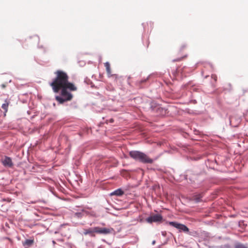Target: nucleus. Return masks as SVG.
<instances>
[{
	"instance_id": "nucleus-1",
	"label": "nucleus",
	"mask_w": 248,
	"mask_h": 248,
	"mask_svg": "<svg viewBox=\"0 0 248 248\" xmlns=\"http://www.w3.org/2000/svg\"><path fill=\"white\" fill-rule=\"evenodd\" d=\"M56 77L49 83L54 93H57L61 89L60 95L55 96V99L60 104L70 101L73 98L72 94L68 91H76L77 88L75 85L68 81L67 74L61 70L55 72Z\"/></svg>"
},
{
	"instance_id": "nucleus-2",
	"label": "nucleus",
	"mask_w": 248,
	"mask_h": 248,
	"mask_svg": "<svg viewBox=\"0 0 248 248\" xmlns=\"http://www.w3.org/2000/svg\"><path fill=\"white\" fill-rule=\"evenodd\" d=\"M129 155L135 160L143 164H152L154 161L145 153L140 151H131L129 152Z\"/></svg>"
},
{
	"instance_id": "nucleus-3",
	"label": "nucleus",
	"mask_w": 248,
	"mask_h": 248,
	"mask_svg": "<svg viewBox=\"0 0 248 248\" xmlns=\"http://www.w3.org/2000/svg\"><path fill=\"white\" fill-rule=\"evenodd\" d=\"M151 108L152 111L155 112L158 115L164 116L168 115V109L161 107L159 105H156L155 107L152 105Z\"/></svg>"
},
{
	"instance_id": "nucleus-4",
	"label": "nucleus",
	"mask_w": 248,
	"mask_h": 248,
	"mask_svg": "<svg viewBox=\"0 0 248 248\" xmlns=\"http://www.w3.org/2000/svg\"><path fill=\"white\" fill-rule=\"evenodd\" d=\"M162 220V216L159 214L151 215L146 219V221L150 224L153 222H161Z\"/></svg>"
},
{
	"instance_id": "nucleus-5",
	"label": "nucleus",
	"mask_w": 248,
	"mask_h": 248,
	"mask_svg": "<svg viewBox=\"0 0 248 248\" xmlns=\"http://www.w3.org/2000/svg\"><path fill=\"white\" fill-rule=\"evenodd\" d=\"M96 233L101 234L107 235L112 233L114 232V229L112 228H103L97 226L96 227Z\"/></svg>"
},
{
	"instance_id": "nucleus-6",
	"label": "nucleus",
	"mask_w": 248,
	"mask_h": 248,
	"mask_svg": "<svg viewBox=\"0 0 248 248\" xmlns=\"http://www.w3.org/2000/svg\"><path fill=\"white\" fill-rule=\"evenodd\" d=\"M2 163L4 166L9 168H11L13 166L11 158L7 156H5L4 158L2 159Z\"/></svg>"
},
{
	"instance_id": "nucleus-7",
	"label": "nucleus",
	"mask_w": 248,
	"mask_h": 248,
	"mask_svg": "<svg viewBox=\"0 0 248 248\" xmlns=\"http://www.w3.org/2000/svg\"><path fill=\"white\" fill-rule=\"evenodd\" d=\"M96 227L90 228L88 229H85L83 232L84 235H90V236H94V233H96Z\"/></svg>"
},
{
	"instance_id": "nucleus-8",
	"label": "nucleus",
	"mask_w": 248,
	"mask_h": 248,
	"mask_svg": "<svg viewBox=\"0 0 248 248\" xmlns=\"http://www.w3.org/2000/svg\"><path fill=\"white\" fill-rule=\"evenodd\" d=\"M33 239H26L25 241L22 242V245L24 248H29L33 244Z\"/></svg>"
},
{
	"instance_id": "nucleus-9",
	"label": "nucleus",
	"mask_w": 248,
	"mask_h": 248,
	"mask_svg": "<svg viewBox=\"0 0 248 248\" xmlns=\"http://www.w3.org/2000/svg\"><path fill=\"white\" fill-rule=\"evenodd\" d=\"M177 229L179 230L180 232H183L185 233H188L189 232V229L184 224H180L179 226L178 227Z\"/></svg>"
},
{
	"instance_id": "nucleus-10",
	"label": "nucleus",
	"mask_w": 248,
	"mask_h": 248,
	"mask_svg": "<svg viewBox=\"0 0 248 248\" xmlns=\"http://www.w3.org/2000/svg\"><path fill=\"white\" fill-rule=\"evenodd\" d=\"M203 197L202 194H196L193 196V201L196 203H198L202 201V198Z\"/></svg>"
},
{
	"instance_id": "nucleus-11",
	"label": "nucleus",
	"mask_w": 248,
	"mask_h": 248,
	"mask_svg": "<svg viewBox=\"0 0 248 248\" xmlns=\"http://www.w3.org/2000/svg\"><path fill=\"white\" fill-rule=\"evenodd\" d=\"M124 193V191L121 188H118L114 191L113 192H111L110 195L111 196L116 195L117 196H120L122 195Z\"/></svg>"
},
{
	"instance_id": "nucleus-12",
	"label": "nucleus",
	"mask_w": 248,
	"mask_h": 248,
	"mask_svg": "<svg viewBox=\"0 0 248 248\" xmlns=\"http://www.w3.org/2000/svg\"><path fill=\"white\" fill-rule=\"evenodd\" d=\"M105 66L106 67V71H107L108 75V76L110 75L111 74V69H110V67L109 63L108 62H106L105 63Z\"/></svg>"
},
{
	"instance_id": "nucleus-13",
	"label": "nucleus",
	"mask_w": 248,
	"mask_h": 248,
	"mask_svg": "<svg viewBox=\"0 0 248 248\" xmlns=\"http://www.w3.org/2000/svg\"><path fill=\"white\" fill-rule=\"evenodd\" d=\"M5 102V103L2 105L1 108L4 110L5 112H7L8 110L9 102L7 101V100H6Z\"/></svg>"
},
{
	"instance_id": "nucleus-14",
	"label": "nucleus",
	"mask_w": 248,
	"mask_h": 248,
	"mask_svg": "<svg viewBox=\"0 0 248 248\" xmlns=\"http://www.w3.org/2000/svg\"><path fill=\"white\" fill-rule=\"evenodd\" d=\"M169 224L171 226L177 229L180 223L175 221H170L169 222Z\"/></svg>"
},
{
	"instance_id": "nucleus-15",
	"label": "nucleus",
	"mask_w": 248,
	"mask_h": 248,
	"mask_svg": "<svg viewBox=\"0 0 248 248\" xmlns=\"http://www.w3.org/2000/svg\"><path fill=\"white\" fill-rule=\"evenodd\" d=\"M234 248H248L247 246L245 245L240 243H237L235 245Z\"/></svg>"
},
{
	"instance_id": "nucleus-16",
	"label": "nucleus",
	"mask_w": 248,
	"mask_h": 248,
	"mask_svg": "<svg viewBox=\"0 0 248 248\" xmlns=\"http://www.w3.org/2000/svg\"><path fill=\"white\" fill-rule=\"evenodd\" d=\"M83 214L81 212H76L74 214V217L78 218H81L83 217Z\"/></svg>"
},
{
	"instance_id": "nucleus-17",
	"label": "nucleus",
	"mask_w": 248,
	"mask_h": 248,
	"mask_svg": "<svg viewBox=\"0 0 248 248\" xmlns=\"http://www.w3.org/2000/svg\"><path fill=\"white\" fill-rule=\"evenodd\" d=\"M191 171L189 170H188L186 172V174L185 175V178L187 180L188 179V176L189 174L191 173Z\"/></svg>"
},
{
	"instance_id": "nucleus-18",
	"label": "nucleus",
	"mask_w": 248,
	"mask_h": 248,
	"mask_svg": "<svg viewBox=\"0 0 248 248\" xmlns=\"http://www.w3.org/2000/svg\"><path fill=\"white\" fill-rule=\"evenodd\" d=\"M7 85V83L1 84L0 87L2 89H4Z\"/></svg>"
},
{
	"instance_id": "nucleus-19",
	"label": "nucleus",
	"mask_w": 248,
	"mask_h": 248,
	"mask_svg": "<svg viewBox=\"0 0 248 248\" xmlns=\"http://www.w3.org/2000/svg\"><path fill=\"white\" fill-rule=\"evenodd\" d=\"M149 76H148L147 78H144L143 79H142L140 80V83H143V82H146L148 79V78H149Z\"/></svg>"
},
{
	"instance_id": "nucleus-20",
	"label": "nucleus",
	"mask_w": 248,
	"mask_h": 248,
	"mask_svg": "<svg viewBox=\"0 0 248 248\" xmlns=\"http://www.w3.org/2000/svg\"><path fill=\"white\" fill-rule=\"evenodd\" d=\"M33 37L35 39L36 41L38 42L39 41V37L37 35H34Z\"/></svg>"
},
{
	"instance_id": "nucleus-21",
	"label": "nucleus",
	"mask_w": 248,
	"mask_h": 248,
	"mask_svg": "<svg viewBox=\"0 0 248 248\" xmlns=\"http://www.w3.org/2000/svg\"><path fill=\"white\" fill-rule=\"evenodd\" d=\"M196 176L195 174H194V175H193V177H191V178H189V180H190L191 181H192V179H196Z\"/></svg>"
},
{
	"instance_id": "nucleus-22",
	"label": "nucleus",
	"mask_w": 248,
	"mask_h": 248,
	"mask_svg": "<svg viewBox=\"0 0 248 248\" xmlns=\"http://www.w3.org/2000/svg\"><path fill=\"white\" fill-rule=\"evenodd\" d=\"M212 78H214V80H215V81H216V80H217V76H216V75H212Z\"/></svg>"
},
{
	"instance_id": "nucleus-23",
	"label": "nucleus",
	"mask_w": 248,
	"mask_h": 248,
	"mask_svg": "<svg viewBox=\"0 0 248 248\" xmlns=\"http://www.w3.org/2000/svg\"><path fill=\"white\" fill-rule=\"evenodd\" d=\"M181 59H182V58H179V59H177L173 60V62L179 61H180Z\"/></svg>"
},
{
	"instance_id": "nucleus-24",
	"label": "nucleus",
	"mask_w": 248,
	"mask_h": 248,
	"mask_svg": "<svg viewBox=\"0 0 248 248\" xmlns=\"http://www.w3.org/2000/svg\"><path fill=\"white\" fill-rule=\"evenodd\" d=\"M192 103H193L194 104H196L197 103V101L196 100H192L191 101Z\"/></svg>"
},
{
	"instance_id": "nucleus-25",
	"label": "nucleus",
	"mask_w": 248,
	"mask_h": 248,
	"mask_svg": "<svg viewBox=\"0 0 248 248\" xmlns=\"http://www.w3.org/2000/svg\"><path fill=\"white\" fill-rule=\"evenodd\" d=\"M209 248H218V247H214V246H209Z\"/></svg>"
},
{
	"instance_id": "nucleus-26",
	"label": "nucleus",
	"mask_w": 248,
	"mask_h": 248,
	"mask_svg": "<svg viewBox=\"0 0 248 248\" xmlns=\"http://www.w3.org/2000/svg\"><path fill=\"white\" fill-rule=\"evenodd\" d=\"M155 243V240H154L153 242H152V244L154 245Z\"/></svg>"
},
{
	"instance_id": "nucleus-27",
	"label": "nucleus",
	"mask_w": 248,
	"mask_h": 248,
	"mask_svg": "<svg viewBox=\"0 0 248 248\" xmlns=\"http://www.w3.org/2000/svg\"><path fill=\"white\" fill-rule=\"evenodd\" d=\"M165 232H162V234L163 235H164V236L165 235Z\"/></svg>"
},
{
	"instance_id": "nucleus-28",
	"label": "nucleus",
	"mask_w": 248,
	"mask_h": 248,
	"mask_svg": "<svg viewBox=\"0 0 248 248\" xmlns=\"http://www.w3.org/2000/svg\"><path fill=\"white\" fill-rule=\"evenodd\" d=\"M185 47V46H182V49H183Z\"/></svg>"
},
{
	"instance_id": "nucleus-29",
	"label": "nucleus",
	"mask_w": 248,
	"mask_h": 248,
	"mask_svg": "<svg viewBox=\"0 0 248 248\" xmlns=\"http://www.w3.org/2000/svg\"><path fill=\"white\" fill-rule=\"evenodd\" d=\"M52 242H53V244H55V243L54 241H53Z\"/></svg>"
},
{
	"instance_id": "nucleus-30",
	"label": "nucleus",
	"mask_w": 248,
	"mask_h": 248,
	"mask_svg": "<svg viewBox=\"0 0 248 248\" xmlns=\"http://www.w3.org/2000/svg\"><path fill=\"white\" fill-rule=\"evenodd\" d=\"M230 124H231V120L230 119Z\"/></svg>"
},
{
	"instance_id": "nucleus-31",
	"label": "nucleus",
	"mask_w": 248,
	"mask_h": 248,
	"mask_svg": "<svg viewBox=\"0 0 248 248\" xmlns=\"http://www.w3.org/2000/svg\"><path fill=\"white\" fill-rule=\"evenodd\" d=\"M11 82V80H10L9 81V82Z\"/></svg>"
}]
</instances>
